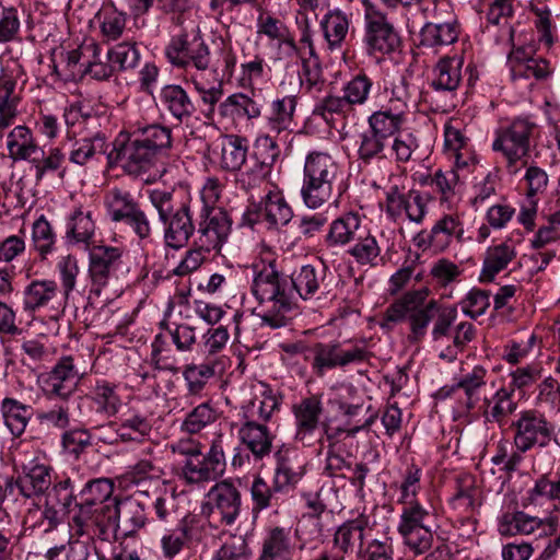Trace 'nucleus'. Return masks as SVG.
<instances>
[{"mask_svg": "<svg viewBox=\"0 0 560 560\" xmlns=\"http://www.w3.org/2000/svg\"><path fill=\"white\" fill-rule=\"evenodd\" d=\"M190 528L183 524L175 530L164 534L161 538V549L163 557L167 560L174 559L190 541Z\"/></svg>", "mask_w": 560, "mask_h": 560, "instance_id": "57", "label": "nucleus"}, {"mask_svg": "<svg viewBox=\"0 0 560 560\" xmlns=\"http://www.w3.org/2000/svg\"><path fill=\"white\" fill-rule=\"evenodd\" d=\"M387 104L374 112L368 118V126L373 132L392 143V139L397 137L406 121L407 102L405 95L390 92Z\"/></svg>", "mask_w": 560, "mask_h": 560, "instance_id": "14", "label": "nucleus"}, {"mask_svg": "<svg viewBox=\"0 0 560 560\" xmlns=\"http://www.w3.org/2000/svg\"><path fill=\"white\" fill-rule=\"evenodd\" d=\"M546 521L523 511L506 512L499 521V533L503 536L529 535L545 526Z\"/></svg>", "mask_w": 560, "mask_h": 560, "instance_id": "37", "label": "nucleus"}, {"mask_svg": "<svg viewBox=\"0 0 560 560\" xmlns=\"http://www.w3.org/2000/svg\"><path fill=\"white\" fill-rule=\"evenodd\" d=\"M516 408L517 402L513 400V389H508L504 386L497 389L491 398L485 397L483 404L480 406L485 421L500 425Z\"/></svg>", "mask_w": 560, "mask_h": 560, "instance_id": "32", "label": "nucleus"}, {"mask_svg": "<svg viewBox=\"0 0 560 560\" xmlns=\"http://www.w3.org/2000/svg\"><path fill=\"white\" fill-rule=\"evenodd\" d=\"M326 266L305 265L292 276L277 271L272 265L259 271L252 284L258 301L254 313L261 325L272 329L288 326L299 314L298 299L308 300L316 293H328Z\"/></svg>", "mask_w": 560, "mask_h": 560, "instance_id": "1", "label": "nucleus"}, {"mask_svg": "<svg viewBox=\"0 0 560 560\" xmlns=\"http://www.w3.org/2000/svg\"><path fill=\"white\" fill-rule=\"evenodd\" d=\"M463 228L457 218L452 214H444L431 228L430 231L422 230L418 233L417 245L422 248H432L442 253L448 248L454 237L460 240Z\"/></svg>", "mask_w": 560, "mask_h": 560, "instance_id": "20", "label": "nucleus"}, {"mask_svg": "<svg viewBox=\"0 0 560 560\" xmlns=\"http://www.w3.org/2000/svg\"><path fill=\"white\" fill-rule=\"evenodd\" d=\"M435 22H428L421 28L420 44L427 47L451 45L455 43L459 35V25L455 16L444 20L436 12Z\"/></svg>", "mask_w": 560, "mask_h": 560, "instance_id": "26", "label": "nucleus"}, {"mask_svg": "<svg viewBox=\"0 0 560 560\" xmlns=\"http://www.w3.org/2000/svg\"><path fill=\"white\" fill-rule=\"evenodd\" d=\"M464 58L460 56H445L433 68L431 88L436 93H446L450 102L445 103L442 110L448 112L456 106V92L460 85Z\"/></svg>", "mask_w": 560, "mask_h": 560, "instance_id": "18", "label": "nucleus"}, {"mask_svg": "<svg viewBox=\"0 0 560 560\" xmlns=\"http://www.w3.org/2000/svg\"><path fill=\"white\" fill-rule=\"evenodd\" d=\"M106 206L114 222H122L126 217L140 207L129 191L119 188H113L108 192Z\"/></svg>", "mask_w": 560, "mask_h": 560, "instance_id": "50", "label": "nucleus"}, {"mask_svg": "<svg viewBox=\"0 0 560 560\" xmlns=\"http://www.w3.org/2000/svg\"><path fill=\"white\" fill-rule=\"evenodd\" d=\"M265 191L264 197L260 198L264 208V221L270 228L287 225L292 220L293 211L281 190L276 185H270Z\"/></svg>", "mask_w": 560, "mask_h": 560, "instance_id": "30", "label": "nucleus"}, {"mask_svg": "<svg viewBox=\"0 0 560 560\" xmlns=\"http://www.w3.org/2000/svg\"><path fill=\"white\" fill-rule=\"evenodd\" d=\"M430 513L419 502L409 501L402 509L400 522L398 524V533H404L412 529L429 527L427 520Z\"/></svg>", "mask_w": 560, "mask_h": 560, "instance_id": "56", "label": "nucleus"}, {"mask_svg": "<svg viewBox=\"0 0 560 560\" xmlns=\"http://www.w3.org/2000/svg\"><path fill=\"white\" fill-rule=\"evenodd\" d=\"M113 492L114 482L108 478L92 479L84 485L78 494L77 512L72 517V527L78 536L91 539L95 535L103 514L117 501L112 498Z\"/></svg>", "mask_w": 560, "mask_h": 560, "instance_id": "5", "label": "nucleus"}, {"mask_svg": "<svg viewBox=\"0 0 560 560\" xmlns=\"http://www.w3.org/2000/svg\"><path fill=\"white\" fill-rule=\"evenodd\" d=\"M25 10L22 2L11 3L0 0V44L19 38Z\"/></svg>", "mask_w": 560, "mask_h": 560, "instance_id": "38", "label": "nucleus"}, {"mask_svg": "<svg viewBox=\"0 0 560 560\" xmlns=\"http://www.w3.org/2000/svg\"><path fill=\"white\" fill-rule=\"evenodd\" d=\"M270 174L268 170L257 164H253L245 171L241 172L236 178L238 187L249 195V199H254V194L262 186L267 185V177Z\"/></svg>", "mask_w": 560, "mask_h": 560, "instance_id": "60", "label": "nucleus"}, {"mask_svg": "<svg viewBox=\"0 0 560 560\" xmlns=\"http://www.w3.org/2000/svg\"><path fill=\"white\" fill-rule=\"evenodd\" d=\"M91 400L96 411L110 418L119 412L122 405L117 385L107 381H97L91 390Z\"/></svg>", "mask_w": 560, "mask_h": 560, "instance_id": "41", "label": "nucleus"}, {"mask_svg": "<svg viewBox=\"0 0 560 560\" xmlns=\"http://www.w3.org/2000/svg\"><path fill=\"white\" fill-rule=\"evenodd\" d=\"M15 82L0 80V138L3 131L14 124L18 116V97L14 96Z\"/></svg>", "mask_w": 560, "mask_h": 560, "instance_id": "48", "label": "nucleus"}, {"mask_svg": "<svg viewBox=\"0 0 560 560\" xmlns=\"http://www.w3.org/2000/svg\"><path fill=\"white\" fill-rule=\"evenodd\" d=\"M488 371L481 366L476 365L466 373H463L453 384L448 394H456L462 392L463 396L458 397L465 409L469 412L474 410L481 400V392L487 385Z\"/></svg>", "mask_w": 560, "mask_h": 560, "instance_id": "25", "label": "nucleus"}, {"mask_svg": "<svg viewBox=\"0 0 560 560\" xmlns=\"http://www.w3.org/2000/svg\"><path fill=\"white\" fill-rule=\"evenodd\" d=\"M172 129L161 124L137 128L128 138L116 139L107 154L109 164H119L129 175L154 168L172 148Z\"/></svg>", "mask_w": 560, "mask_h": 560, "instance_id": "2", "label": "nucleus"}, {"mask_svg": "<svg viewBox=\"0 0 560 560\" xmlns=\"http://www.w3.org/2000/svg\"><path fill=\"white\" fill-rule=\"evenodd\" d=\"M459 176L453 168L447 171L438 170L431 177L430 185L434 186L441 195L442 201H450L456 194Z\"/></svg>", "mask_w": 560, "mask_h": 560, "instance_id": "63", "label": "nucleus"}, {"mask_svg": "<svg viewBox=\"0 0 560 560\" xmlns=\"http://www.w3.org/2000/svg\"><path fill=\"white\" fill-rule=\"evenodd\" d=\"M32 238L35 248L39 252L42 257H45L52 250L55 244V233L50 223L44 215H40L33 223Z\"/></svg>", "mask_w": 560, "mask_h": 560, "instance_id": "61", "label": "nucleus"}, {"mask_svg": "<svg viewBox=\"0 0 560 560\" xmlns=\"http://www.w3.org/2000/svg\"><path fill=\"white\" fill-rule=\"evenodd\" d=\"M110 425H116V435L121 442H141L152 432L151 419L136 410L125 412L117 423L112 422Z\"/></svg>", "mask_w": 560, "mask_h": 560, "instance_id": "31", "label": "nucleus"}, {"mask_svg": "<svg viewBox=\"0 0 560 560\" xmlns=\"http://www.w3.org/2000/svg\"><path fill=\"white\" fill-rule=\"evenodd\" d=\"M460 305L464 314L476 319L483 315L490 306V293L481 289H471Z\"/></svg>", "mask_w": 560, "mask_h": 560, "instance_id": "64", "label": "nucleus"}, {"mask_svg": "<svg viewBox=\"0 0 560 560\" xmlns=\"http://www.w3.org/2000/svg\"><path fill=\"white\" fill-rule=\"evenodd\" d=\"M425 294L421 291H409L393 302L384 312L382 327L392 328L394 324L408 319L411 342H419L427 334L429 323L435 318L438 302L431 300L424 306Z\"/></svg>", "mask_w": 560, "mask_h": 560, "instance_id": "6", "label": "nucleus"}, {"mask_svg": "<svg viewBox=\"0 0 560 560\" xmlns=\"http://www.w3.org/2000/svg\"><path fill=\"white\" fill-rule=\"evenodd\" d=\"M320 27L329 48L332 50L340 48L345 40L349 30V20L340 10L329 11L324 15Z\"/></svg>", "mask_w": 560, "mask_h": 560, "instance_id": "44", "label": "nucleus"}, {"mask_svg": "<svg viewBox=\"0 0 560 560\" xmlns=\"http://www.w3.org/2000/svg\"><path fill=\"white\" fill-rule=\"evenodd\" d=\"M276 467L272 482L282 495L292 491L303 476V468L295 466L289 456V450L283 445L275 454Z\"/></svg>", "mask_w": 560, "mask_h": 560, "instance_id": "29", "label": "nucleus"}, {"mask_svg": "<svg viewBox=\"0 0 560 560\" xmlns=\"http://www.w3.org/2000/svg\"><path fill=\"white\" fill-rule=\"evenodd\" d=\"M219 113L223 117L254 119L261 114V104L243 93H235L219 104Z\"/></svg>", "mask_w": 560, "mask_h": 560, "instance_id": "39", "label": "nucleus"}, {"mask_svg": "<svg viewBox=\"0 0 560 560\" xmlns=\"http://www.w3.org/2000/svg\"><path fill=\"white\" fill-rule=\"evenodd\" d=\"M296 56L301 58L302 62V71L300 73L302 86L308 92L312 90L319 91L324 80L318 57L316 55L306 57L301 49L300 55Z\"/></svg>", "mask_w": 560, "mask_h": 560, "instance_id": "55", "label": "nucleus"}, {"mask_svg": "<svg viewBox=\"0 0 560 560\" xmlns=\"http://www.w3.org/2000/svg\"><path fill=\"white\" fill-rule=\"evenodd\" d=\"M51 482V468L42 463L38 457H33L21 462V474L14 487L24 498H33L45 494Z\"/></svg>", "mask_w": 560, "mask_h": 560, "instance_id": "19", "label": "nucleus"}, {"mask_svg": "<svg viewBox=\"0 0 560 560\" xmlns=\"http://www.w3.org/2000/svg\"><path fill=\"white\" fill-rule=\"evenodd\" d=\"M102 518L92 540L109 542L132 537L148 521L144 505L133 498L117 500Z\"/></svg>", "mask_w": 560, "mask_h": 560, "instance_id": "7", "label": "nucleus"}, {"mask_svg": "<svg viewBox=\"0 0 560 560\" xmlns=\"http://www.w3.org/2000/svg\"><path fill=\"white\" fill-rule=\"evenodd\" d=\"M366 225L357 212H347L335 219L329 226L325 237L328 246H345L352 243Z\"/></svg>", "mask_w": 560, "mask_h": 560, "instance_id": "28", "label": "nucleus"}, {"mask_svg": "<svg viewBox=\"0 0 560 560\" xmlns=\"http://www.w3.org/2000/svg\"><path fill=\"white\" fill-rule=\"evenodd\" d=\"M160 109L173 120L183 124L192 117L196 106L188 92L179 84H166L159 93Z\"/></svg>", "mask_w": 560, "mask_h": 560, "instance_id": "24", "label": "nucleus"}, {"mask_svg": "<svg viewBox=\"0 0 560 560\" xmlns=\"http://www.w3.org/2000/svg\"><path fill=\"white\" fill-rule=\"evenodd\" d=\"M107 55L114 68L120 71L133 69L140 60V52L136 43H119L109 49Z\"/></svg>", "mask_w": 560, "mask_h": 560, "instance_id": "54", "label": "nucleus"}, {"mask_svg": "<svg viewBox=\"0 0 560 560\" xmlns=\"http://www.w3.org/2000/svg\"><path fill=\"white\" fill-rule=\"evenodd\" d=\"M7 148L9 156L14 161H31L34 155L43 154L37 145L32 130L26 126H16L8 135Z\"/></svg>", "mask_w": 560, "mask_h": 560, "instance_id": "35", "label": "nucleus"}, {"mask_svg": "<svg viewBox=\"0 0 560 560\" xmlns=\"http://www.w3.org/2000/svg\"><path fill=\"white\" fill-rule=\"evenodd\" d=\"M210 514L217 515L223 525H233L242 510V493L230 479L212 486L207 494Z\"/></svg>", "mask_w": 560, "mask_h": 560, "instance_id": "16", "label": "nucleus"}, {"mask_svg": "<svg viewBox=\"0 0 560 560\" xmlns=\"http://www.w3.org/2000/svg\"><path fill=\"white\" fill-rule=\"evenodd\" d=\"M292 551L290 528L276 526L267 530L258 560H289Z\"/></svg>", "mask_w": 560, "mask_h": 560, "instance_id": "33", "label": "nucleus"}, {"mask_svg": "<svg viewBox=\"0 0 560 560\" xmlns=\"http://www.w3.org/2000/svg\"><path fill=\"white\" fill-rule=\"evenodd\" d=\"M252 550L243 535H231L217 551L214 560H249Z\"/></svg>", "mask_w": 560, "mask_h": 560, "instance_id": "58", "label": "nucleus"}, {"mask_svg": "<svg viewBox=\"0 0 560 560\" xmlns=\"http://www.w3.org/2000/svg\"><path fill=\"white\" fill-rule=\"evenodd\" d=\"M89 556V545L75 539L48 549L45 557L47 560H88Z\"/></svg>", "mask_w": 560, "mask_h": 560, "instance_id": "59", "label": "nucleus"}, {"mask_svg": "<svg viewBox=\"0 0 560 560\" xmlns=\"http://www.w3.org/2000/svg\"><path fill=\"white\" fill-rule=\"evenodd\" d=\"M226 446L228 438L223 433L217 434L205 455L185 459L179 477L188 485H200L218 480L224 475L226 469Z\"/></svg>", "mask_w": 560, "mask_h": 560, "instance_id": "8", "label": "nucleus"}, {"mask_svg": "<svg viewBox=\"0 0 560 560\" xmlns=\"http://www.w3.org/2000/svg\"><path fill=\"white\" fill-rule=\"evenodd\" d=\"M512 427L516 430L514 444L520 453H525L535 445L547 446L553 431L546 418L534 410L521 412Z\"/></svg>", "mask_w": 560, "mask_h": 560, "instance_id": "15", "label": "nucleus"}, {"mask_svg": "<svg viewBox=\"0 0 560 560\" xmlns=\"http://www.w3.org/2000/svg\"><path fill=\"white\" fill-rule=\"evenodd\" d=\"M81 373L70 355L58 360L51 371L43 378V388L48 398L58 397L67 400L77 389Z\"/></svg>", "mask_w": 560, "mask_h": 560, "instance_id": "17", "label": "nucleus"}, {"mask_svg": "<svg viewBox=\"0 0 560 560\" xmlns=\"http://www.w3.org/2000/svg\"><path fill=\"white\" fill-rule=\"evenodd\" d=\"M95 232V223L91 212H83L81 208L74 210L67 224V238L75 243H89Z\"/></svg>", "mask_w": 560, "mask_h": 560, "instance_id": "51", "label": "nucleus"}, {"mask_svg": "<svg viewBox=\"0 0 560 560\" xmlns=\"http://www.w3.org/2000/svg\"><path fill=\"white\" fill-rule=\"evenodd\" d=\"M341 171L331 154L324 151L310 152L304 162L301 196L310 209L320 208L341 196Z\"/></svg>", "mask_w": 560, "mask_h": 560, "instance_id": "3", "label": "nucleus"}, {"mask_svg": "<svg viewBox=\"0 0 560 560\" xmlns=\"http://www.w3.org/2000/svg\"><path fill=\"white\" fill-rule=\"evenodd\" d=\"M368 530V520L359 516L342 523L332 535V547L340 557L360 555L363 550Z\"/></svg>", "mask_w": 560, "mask_h": 560, "instance_id": "22", "label": "nucleus"}, {"mask_svg": "<svg viewBox=\"0 0 560 560\" xmlns=\"http://www.w3.org/2000/svg\"><path fill=\"white\" fill-rule=\"evenodd\" d=\"M364 45L369 55H387L400 47V36L386 15L376 10L365 13Z\"/></svg>", "mask_w": 560, "mask_h": 560, "instance_id": "13", "label": "nucleus"}, {"mask_svg": "<svg viewBox=\"0 0 560 560\" xmlns=\"http://www.w3.org/2000/svg\"><path fill=\"white\" fill-rule=\"evenodd\" d=\"M390 143L366 129L359 136L358 159L365 165L388 161Z\"/></svg>", "mask_w": 560, "mask_h": 560, "instance_id": "36", "label": "nucleus"}, {"mask_svg": "<svg viewBox=\"0 0 560 560\" xmlns=\"http://www.w3.org/2000/svg\"><path fill=\"white\" fill-rule=\"evenodd\" d=\"M232 230V219L222 207H202L199 213L196 244L219 253Z\"/></svg>", "mask_w": 560, "mask_h": 560, "instance_id": "12", "label": "nucleus"}, {"mask_svg": "<svg viewBox=\"0 0 560 560\" xmlns=\"http://www.w3.org/2000/svg\"><path fill=\"white\" fill-rule=\"evenodd\" d=\"M296 108L295 96H284L272 102L269 125L278 133L289 129Z\"/></svg>", "mask_w": 560, "mask_h": 560, "instance_id": "52", "label": "nucleus"}, {"mask_svg": "<svg viewBox=\"0 0 560 560\" xmlns=\"http://www.w3.org/2000/svg\"><path fill=\"white\" fill-rule=\"evenodd\" d=\"M371 88V79L364 73H359L343 86V95L351 106L362 105L366 102Z\"/></svg>", "mask_w": 560, "mask_h": 560, "instance_id": "62", "label": "nucleus"}, {"mask_svg": "<svg viewBox=\"0 0 560 560\" xmlns=\"http://www.w3.org/2000/svg\"><path fill=\"white\" fill-rule=\"evenodd\" d=\"M253 502V512H260L270 508H279L282 494L273 485H269L262 477L256 476L249 488Z\"/></svg>", "mask_w": 560, "mask_h": 560, "instance_id": "43", "label": "nucleus"}, {"mask_svg": "<svg viewBox=\"0 0 560 560\" xmlns=\"http://www.w3.org/2000/svg\"><path fill=\"white\" fill-rule=\"evenodd\" d=\"M258 33L288 46L292 54L300 55V47L296 45L294 36L279 19L270 15L260 16L258 20Z\"/></svg>", "mask_w": 560, "mask_h": 560, "instance_id": "47", "label": "nucleus"}, {"mask_svg": "<svg viewBox=\"0 0 560 560\" xmlns=\"http://www.w3.org/2000/svg\"><path fill=\"white\" fill-rule=\"evenodd\" d=\"M149 200L164 225L165 246L175 250L184 248L197 232L190 205L187 201L178 202L173 189H152L149 191Z\"/></svg>", "mask_w": 560, "mask_h": 560, "instance_id": "4", "label": "nucleus"}, {"mask_svg": "<svg viewBox=\"0 0 560 560\" xmlns=\"http://www.w3.org/2000/svg\"><path fill=\"white\" fill-rule=\"evenodd\" d=\"M218 418V410L209 401H206L196 406L186 415L180 424V430L189 434H197L214 423Z\"/></svg>", "mask_w": 560, "mask_h": 560, "instance_id": "46", "label": "nucleus"}, {"mask_svg": "<svg viewBox=\"0 0 560 560\" xmlns=\"http://www.w3.org/2000/svg\"><path fill=\"white\" fill-rule=\"evenodd\" d=\"M516 257V248L510 242L490 246L485 255L480 273L481 282H491Z\"/></svg>", "mask_w": 560, "mask_h": 560, "instance_id": "34", "label": "nucleus"}, {"mask_svg": "<svg viewBox=\"0 0 560 560\" xmlns=\"http://www.w3.org/2000/svg\"><path fill=\"white\" fill-rule=\"evenodd\" d=\"M346 342L330 341L316 342L312 352V370L317 376H323L327 371L336 368H345L352 363H361L368 360L369 351L359 345L346 347Z\"/></svg>", "mask_w": 560, "mask_h": 560, "instance_id": "10", "label": "nucleus"}, {"mask_svg": "<svg viewBox=\"0 0 560 560\" xmlns=\"http://www.w3.org/2000/svg\"><path fill=\"white\" fill-rule=\"evenodd\" d=\"M237 438L255 462L262 460L272 452L275 436L266 424L254 419L245 418L237 429Z\"/></svg>", "mask_w": 560, "mask_h": 560, "instance_id": "23", "label": "nucleus"}, {"mask_svg": "<svg viewBox=\"0 0 560 560\" xmlns=\"http://www.w3.org/2000/svg\"><path fill=\"white\" fill-rule=\"evenodd\" d=\"M353 243L348 254L352 256L359 265L375 266L376 259L381 254V247L376 237L371 233L368 226L364 228V232H361Z\"/></svg>", "mask_w": 560, "mask_h": 560, "instance_id": "45", "label": "nucleus"}, {"mask_svg": "<svg viewBox=\"0 0 560 560\" xmlns=\"http://www.w3.org/2000/svg\"><path fill=\"white\" fill-rule=\"evenodd\" d=\"M105 145V137L100 133L91 138H83L77 140L72 144V149L69 154L71 163L83 166L92 161L97 155L103 154Z\"/></svg>", "mask_w": 560, "mask_h": 560, "instance_id": "49", "label": "nucleus"}, {"mask_svg": "<svg viewBox=\"0 0 560 560\" xmlns=\"http://www.w3.org/2000/svg\"><path fill=\"white\" fill-rule=\"evenodd\" d=\"M215 149L220 150V166L230 172L240 171L248 151L247 139L238 135H224L217 139Z\"/></svg>", "mask_w": 560, "mask_h": 560, "instance_id": "27", "label": "nucleus"}, {"mask_svg": "<svg viewBox=\"0 0 560 560\" xmlns=\"http://www.w3.org/2000/svg\"><path fill=\"white\" fill-rule=\"evenodd\" d=\"M295 418V441L304 446H311L315 440V431L319 425V418L323 413V404L317 396H311L293 405Z\"/></svg>", "mask_w": 560, "mask_h": 560, "instance_id": "21", "label": "nucleus"}, {"mask_svg": "<svg viewBox=\"0 0 560 560\" xmlns=\"http://www.w3.org/2000/svg\"><path fill=\"white\" fill-rule=\"evenodd\" d=\"M4 423L14 436H21L32 416V408L13 398H4L1 402Z\"/></svg>", "mask_w": 560, "mask_h": 560, "instance_id": "42", "label": "nucleus"}, {"mask_svg": "<svg viewBox=\"0 0 560 560\" xmlns=\"http://www.w3.org/2000/svg\"><path fill=\"white\" fill-rule=\"evenodd\" d=\"M59 293L57 283L54 280H34L24 291V310L35 312L49 305Z\"/></svg>", "mask_w": 560, "mask_h": 560, "instance_id": "40", "label": "nucleus"}, {"mask_svg": "<svg viewBox=\"0 0 560 560\" xmlns=\"http://www.w3.org/2000/svg\"><path fill=\"white\" fill-rule=\"evenodd\" d=\"M535 128V124L526 119H515L508 127L497 131L492 149L502 152L508 161L510 173H516L515 163L527 155Z\"/></svg>", "mask_w": 560, "mask_h": 560, "instance_id": "11", "label": "nucleus"}, {"mask_svg": "<svg viewBox=\"0 0 560 560\" xmlns=\"http://www.w3.org/2000/svg\"><path fill=\"white\" fill-rule=\"evenodd\" d=\"M127 270L124 249L114 246H95L89 255V278L91 293L100 295L112 281L119 279Z\"/></svg>", "mask_w": 560, "mask_h": 560, "instance_id": "9", "label": "nucleus"}, {"mask_svg": "<svg viewBox=\"0 0 560 560\" xmlns=\"http://www.w3.org/2000/svg\"><path fill=\"white\" fill-rule=\"evenodd\" d=\"M214 374V366L210 363L187 365L183 372V376L186 381L188 393L199 395Z\"/></svg>", "mask_w": 560, "mask_h": 560, "instance_id": "53", "label": "nucleus"}]
</instances>
